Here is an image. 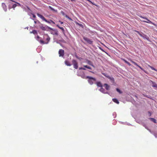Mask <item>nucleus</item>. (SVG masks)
<instances>
[{
	"label": "nucleus",
	"mask_w": 157,
	"mask_h": 157,
	"mask_svg": "<svg viewBox=\"0 0 157 157\" xmlns=\"http://www.w3.org/2000/svg\"><path fill=\"white\" fill-rule=\"evenodd\" d=\"M83 67H80V68H79V69H80V70L82 69H82H83Z\"/></svg>",
	"instance_id": "obj_40"
},
{
	"label": "nucleus",
	"mask_w": 157,
	"mask_h": 157,
	"mask_svg": "<svg viewBox=\"0 0 157 157\" xmlns=\"http://www.w3.org/2000/svg\"><path fill=\"white\" fill-rule=\"evenodd\" d=\"M51 21L52 22V23H53V24H55L54 22L53 21H52L51 20Z\"/></svg>",
	"instance_id": "obj_41"
},
{
	"label": "nucleus",
	"mask_w": 157,
	"mask_h": 157,
	"mask_svg": "<svg viewBox=\"0 0 157 157\" xmlns=\"http://www.w3.org/2000/svg\"><path fill=\"white\" fill-rule=\"evenodd\" d=\"M88 69H91V68L90 67H89L88 68Z\"/></svg>",
	"instance_id": "obj_43"
},
{
	"label": "nucleus",
	"mask_w": 157,
	"mask_h": 157,
	"mask_svg": "<svg viewBox=\"0 0 157 157\" xmlns=\"http://www.w3.org/2000/svg\"><path fill=\"white\" fill-rule=\"evenodd\" d=\"M2 5L4 10L5 11H6L7 10V7L5 4L4 3H2Z\"/></svg>",
	"instance_id": "obj_10"
},
{
	"label": "nucleus",
	"mask_w": 157,
	"mask_h": 157,
	"mask_svg": "<svg viewBox=\"0 0 157 157\" xmlns=\"http://www.w3.org/2000/svg\"><path fill=\"white\" fill-rule=\"evenodd\" d=\"M149 66L152 70H155V71H157V70L155 69L153 67H152V66Z\"/></svg>",
	"instance_id": "obj_22"
},
{
	"label": "nucleus",
	"mask_w": 157,
	"mask_h": 157,
	"mask_svg": "<svg viewBox=\"0 0 157 157\" xmlns=\"http://www.w3.org/2000/svg\"><path fill=\"white\" fill-rule=\"evenodd\" d=\"M133 31H134V32H136V33H137L139 34H140V32H139V31H136V30H134Z\"/></svg>",
	"instance_id": "obj_30"
},
{
	"label": "nucleus",
	"mask_w": 157,
	"mask_h": 157,
	"mask_svg": "<svg viewBox=\"0 0 157 157\" xmlns=\"http://www.w3.org/2000/svg\"><path fill=\"white\" fill-rule=\"evenodd\" d=\"M88 63L91 65L93 67H94V66L92 64V63L91 61H90V60H88L87 62Z\"/></svg>",
	"instance_id": "obj_16"
},
{
	"label": "nucleus",
	"mask_w": 157,
	"mask_h": 157,
	"mask_svg": "<svg viewBox=\"0 0 157 157\" xmlns=\"http://www.w3.org/2000/svg\"><path fill=\"white\" fill-rule=\"evenodd\" d=\"M57 27H58L59 28V27H60V26H59L58 25H57Z\"/></svg>",
	"instance_id": "obj_44"
},
{
	"label": "nucleus",
	"mask_w": 157,
	"mask_h": 157,
	"mask_svg": "<svg viewBox=\"0 0 157 157\" xmlns=\"http://www.w3.org/2000/svg\"><path fill=\"white\" fill-rule=\"evenodd\" d=\"M108 78H109L113 82H114V79L112 77L109 76V77Z\"/></svg>",
	"instance_id": "obj_18"
},
{
	"label": "nucleus",
	"mask_w": 157,
	"mask_h": 157,
	"mask_svg": "<svg viewBox=\"0 0 157 157\" xmlns=\"http://www.w3.org/2000/svg\"><path fill=\"white\" fill-rule=\"evenodd\" d=\"M40 36H37L36 37V39H37V40L39 42L40 40H38V39H40Z\"/></svg>",
	"instance_id": "obj_29"
},
{
	"label": "nucleus",
	"mask_w": 157,
	"mask_h": 157,
	"mask_svg": "<svg viewBox=\"0 0 157 157\" xmlns=\"http://www.w3.org/2000/svg\"><path fill=\"white\" fill-rule=\"evenodd\" d=\"M82 70H86V69L85 68H83V69Z\"/></svg>",
	"instance_id": "obj_45"
},
{
	"label": "nucleus",
	"mask_w": 157,
	"mask_h": 157,
	"mask_svg": "<svg viewBox=\"0 0 157 157\" xmlns=\"http://www.w3.org/2000/svg\"><path fill=\"white\" fill-rule=\"evenodd\" d=\"M49 8L52 10L55 11V10L50 6H49Z\"/></svg>",
	"instance_id": "obj_26"
},
{
	"label": "nucleus",
	"mask_w": 157,
	"mask_h": 157,
	"mask_svg": "<svg viewBox=\"0 0 157 157\" xmlns=\"http://www.w3.org/2000/svg\"><path fill=\"white\" fill-rule=\"evenodd\" d=\"M124 62L125 63H127V62H128V61H127L126 60H124Z\"/></svg>",
	"instance_id": "obj_36"
},
{
	"label": "nucleus",
	"mask_w": 157,
	"mask_h": 157,
	"mask_svg": "<svg viewBox=\"0 0 157 157\" xmlns=\"http://www.w3.org/2000/svg\"><path fill=\"white\" fill-rule=\"evenodd\" d=\"M101 50H102V51H104L103 49H101Z\"/></svg>",
	"instance_id": "obj_47"
},
{
	"label": "nucleus",
	"mask_w": 157,
	"mask_h": 157,
	"mask_svg": "<svg viewBox=\"0 0 157 157\" xmlns=\"http://www.w3.org/2000/svg\"><path fill=\"white\" fill-rule=\"evenodd\" d=\"M59 56H63L64 55V51L63 49H60L59 51Z\"/></svg>",
	"instance_id": "obj_8"
},
{
	"label": "nucleus",
	"mask_w": 157,
	"mask_h": 157,
	"mask_svg": "<svg viewBox=\"0 0 157 157\" xmlns=\"http://www.w3.org/2000/svg\"><path fill=\"white\" fill-rule=\"evenodd\" d=\"M150 119L152 121H153L154 123H156V120L152 118H150Z\"/></svg>",
	"instance_id": "obj_21"
},
{
	"label": "nucleus",
	"mask_w": 157,
	"mask_h": 157,
	"mask_svg": "<svg viewBox=\"0 0 157 157\" xmlns=\"http://www.w3.org/2000/svg\"><path fill=\"white\" fill-rule=\"evenodd\" d=\"M116 90L120 94H121L122 93V92H121V91L118 88H117L116 89Z\"/></svg>",
	"instance_id": "obj_23"
},
{
	"label": "nucleus",
	"mask_w": 157,
	"mask_h": 157,
	"mask_svg": "<svg viewBox=\"0 0 157 157\" xmlns=\"http://www.w3.org/2000/svg\"><path fill=\"white\" fill-rule=\"evenodd\" d=\"M127 64L129 66H131V64L128 62H127Z\"/></svg>",
	"instance_id": "obj_34"
},
{
	"label": "nucleus",
	"mask_w": 157,
	"mask_h": 157,
	"mask_svg": "<svg viewBox=\"0 0 157 157\" xmlns=\"http://www.w3.org/2000/svg\"><path fill=\"white\" fill-rule=\"evenodd\" d=\"M31 33H33L34 34H37V31L36 30H33L32 32H30Z\"/></svg>",
	"instance_id": "obj_19"
},
{
	"label": "nucleus",
	"mask_w": 157,
	"mask_h": 157,
	"mask_svg": "<svg viewBox=\"0 0 157 157\" xmlns=\"http://www.w3.org/2000/svg\"><path fill=\"white\" fill-rule=\"evenodd\" d=\"M37 15L38 16V17H40V18H41L42 20H43V21H45L46 22H47V23H50V22L48 21H47L45 18L42 15L38 13H37Z\"/></svg>",
	"instance_id": "obj_5"
},
{
	"label": "nucleus",
	"mask_w": 157,
	"mask_h": 157,
	"mask_svg": "<svg viewBox=\"0 0 157 157\" xmlns=\"http://www.w3.org/2000/svg\"><path fill=\"white\" fill-rule=\"evenodd\" d=\"M133 31H134V32H136V33H137L139 34H140V32H139V31H136V30H134Z\"/></svg>",
	"instance_id": "obj_32"
},
{
	"label": "nucleus",
	"mask_w": 157,
	"mask_h": 157,
	"mask_svg": "<svg viewBox=\"0 0 157 157\" xmlns=\"http://www.w3.org/2000/svg\"><path fill=\"white\" fill-rule=\"evenodd\" d=\"M59 29L62 30L63 33L64 32V28L62 27H59Z\"/></svg>",
	"instance_id": "obj_24"
},
{
	"label": "nucleus",
	"mask_w": 157,
	"mask_h": 157,
	"mask_svg": "<svg viewBox=\"0 0 157 157\" xmlns=\"http://www.w3.org/2000/svg\"><path fill=\"white\" fill-rule=\"evenodd\" d=\"M16 6H17L16 4H14L13 5L12 8H13V9H14L15 7H16Z\"/></svg>",
	"instance_id": "obj_25"
},
{
	"label": "nucleus",
	"mask_w": 157,
	"mask_h": 157,
	"mask_svg": "<svg viewBox=\"0 0 157 157\" xmlns=\"http://www.w3.org/2000/svg\"><path fill=\"white\" fill-rule=\"evenodd\" d=\"M100 90V91H101V92H102L103 93H105V94L106 93H105V89L104 88H102V87L101 88Z\"/></svg>",
	"instance_id": "obj_17"
},
{
	"label": "nucleus",
	"mask_w": 157,
	"mask_h": 157,
	"mask_svg": "<svg viewBox=\"0 0 157 157\" xmlns=\"http://www.w3.org/2000/svg\"><path fill=\"white\" fill-rule=\"evenodd\" d=\"M40 28L42 30L44 31L48 30V29H50L52 30H53V29L52 28H51L47 26H44L42 25H41V26H40Z\"/></svg>",
	"instance_id": "obj_3"
},
{
	"label": "nucleus",
	"mask_w": 157,
	"mask_h": 157,
	"mask_svg": "<svg viewBox=\"0 0 157 157\" xmlns=\"http://www.w3.org/2000/svg\"><path fill=\"white\" fill-rule=\"evenodd\" d=\"M131 62L132 63H133L136 66L138 67H139L141 70H144V69H143V68H142L140 66L138 65L137 64V63H136L135 62L133 61H132V60H131Z\"/></svg>",
	"instance_id": "obj_9"
},
{
	"label": "nucleus",
	"mask_w": 157,
	"mask_h": 157,
	"mask_svg": "<svg viewBox=\"0 0 157 157\" xmlns=\"http://www.w3.org/2000/svg\"><path fill=\"white\" fill-rule=\"evenodd\" d=\"M133 31H134V32H136V33H137L139 34H140V32H139V31H136V30H134Z\"/></svg>",
	"instance_id": "obj_31"
},
{
	"label": "nucleus",
	"mask_w": 157,
	"mask_h": 157,
	"mask_svg": "<svg viewBox=\"0 0 157 157\" xmlns=\"http://www.w3.org/2000/svg\"><path fill=\"white\" fill-rule=\"evenodd\" d=\"M146 20H147V21H142V22H146V23H148L151 24H152L154 25L155 26H156V25L155 24V23H153L151 21L149 20L147 18V19H146Z\"/></svg>",
	"instance_id": "obj_7"
},
{
	"label": "nucleus",
	"mask_w": 157,
	"mask_h": 157,
	"mask_svg": "<svg viewBox=\"0 0 157 157\" xmlns=\"http://www.w3.org/2000/svg\"><path fill=\"white\" fill-rule=\"evenodd\" d=\"M83 39L90 44H92L93 43V41L87 38L84 37Z\"/></svg>",
	"instance_id": "obj_6"
},
{
	"label": "nucleus",
	"mask_w": 157,
	"mask_h": 157,
	"mask_svg": "<svg viewBox=\"0 0 157 157\" xmlns=\"http://www.w3.org/2000/svg\"><path fill=\"white\" fill-rule=\"evenodd\" d=\"M140 17L141 18H143L144 19H146H146H147V18L146 17H143L142 16H140Z\"/></svg>",
	"instance_id": "obj_27"
},
{
	"label": "nucleus",
	"mask_w": 157,
	"mask_h": 157,
	"mask_svg": "<svg viewBox=\"0 0 157 157\" xmlns=\"http://www.w3.org/2000/svg\"><path fill=\"white\" fill-rule=\"evenodd\" d=\"M33 18H36V16L34 14H33Z\"/></svg>",
	"instance_id": "obj_35"
},
{
	"label": "nucleus",
	"mask_w": 157,
	"mask_h": 157,
	"mask_svg": "<svg viewBox=\"0 0 157 157\" xmlns=\"http://www.w3.org/2000/svg\"><path fill=\"white\" fill-rule=\"evenodd\" d=\"M44 38H46V41H44L42 40H40L39 41V42L40 43L42 44H47L49 41L50 40V38L49 36L47 35H46L44 37Z\"/></svg>",
	"instance_id": "obj_1"
},
{
	"label": "nucleus",
	"mask_w": 157,
	"mask_h": 157,
	"mask_svg": "<svg viewBox=\"0 0 157 157\" xmlns=\"http://www.w3.org/2000/svg\"><path fill=\"white\" fill-rule=\"evenodd\" d=\"M34 23H35V24H36V21H34Z\"/></svg>",
	"instance_id": "obj_46"
},
{
	"label": "nucleus",
	"mask_w": 157,
	"mask_h": 157,
	"mask_svg": "<svg viewBox=\"0 0 157 157\" xmlns=\"http://www.w3.org/2000/svg\"><path fill=\"white\" fill-rule=\"evenodd\" d=\"M104 86L107 90H109V89L110 86L108 84L105 83L104 84Z\"/></svg>",
	"instance_id": "obj_11"
},
{
	"label": "nucleus",
	"mask_w": 157,
	"mask_h": 157,
	"mask_svg": "<svg viewBox=\"0 0 157 157\" xmlns=\"http://www.w3.org/2000/svg\"><path fill=\"white\" fill-rule=\"evenodd\" d=\"M84 78L85 79L88 78V82L91 85L93 84L94 82L96 80L95 78L89 76H87Z\"/></svg>",
	"instance_id": "obj_2"
},
{
	"label": "nucleus",
	"mask_w": 157,
	"mask_h": 157,
	"mask_svg": "<svg viewBox=\"0 0 157 157\" xmlns=\"http://www.w3.org/2000/svg\"><path fill=\"white\" fill-rule=\"evenodd\" d=\"M66 17H67V18H69V19H71V18H70V17H68L67 15H66Z\"/></svg>",
	"instance_id": "obj_39"
},
{
	"label": "nucleus",
	"mask_w": 157,
	"mask_h": 157,
	"mask_svg": "<svg viewBox=\"0 0 157 157\" xmlns=\"http://www.w3.org/2000/svg\"><path fill=\"white\" fill-rule=\"evenodd\" d=\"M72 62L74 68L75 69H77L78 68V63L77 61L73 59Z\"/></svg>",
	"instance_id": "obj_4"
},
{
	"label": "nucleus",
	"mask_w": 157,
	"mask_h": 157,
	"mask_svg": "<svg viewBox=\"0 0 157 157\" xmlns=\"http://www.w3.org/2000/svg\"><path fill=\"white\" fill-rule=\"evenodd\" d=\"M102 74L104 75L105 76V77H106L107 78H109V76L107 74H106V73H102Z\"/></svg>",
	"instance_id": "obj_20"
},
{
	"label": "nucleus",
	"mask_w": 157,
	"mask_h": 157,
	"mask_svg": "<svg viewBox=\"0 0 157 157\" xmlns=\"http://www.w3.org/2000/svg\"><path fill=\"white\" fill-rule=\"evenodd\" d=\"M139 35L141 36V37H143V36H142V34H141V33H140V34H139Z\"/></svg>",
	"instance_id": "obj_37"
},
{
	"label": "nucleus",
	"mask_w": 157,
	"mask_h": 157,
	"mask_svg": "<svg viewBox=\"0 0 157 157\" xmlns=\"http://www.w3.org/2000/svg\"><path fill=\"white\" fill-rule=\"evenodd\" d=\"M84 67H86L87 68H88L89 67V66H87V65H84Z\"/></svg>",
	"instance_id": "obj_33"
},
{
	"label": "nucleus",
	"mask_w": 157,
	"mask_h": 157,
	"mask_svg": "<svg viewBox=\"0 0 157 157\" xmlns=\"http://www.w3.org/2000/svg\"><path fill=\"white\" fill-rule=\"evenodd\" d=\"M96 84L98 86L100 87H102V85L100 82H96Z\"/></svg>",
	"instance_id": "obj_12"
},
{
	"label": "nucleus",
	"mask_w": 157,
	"mask_h": 157,
	"mask_svg": "<svg viewBox=\"0 0 157 157\" xmlns=\"http://www.w3.org/2000/svg\"><path fill=\"white\" fill-rule=\"evenodd\" d=\"M112 100H113V101L114 102H115L117 104H119V102L118 101L117 99L113 98Z\"/></svg>",
	"instance_id": "obj_14"
},
{
	"label": "nucleus",
	"mask_w": 157,
	"mask_h": 157,
	"mask_svg": "<svg viewBox=\"0 0 157 157\" xmlns=\"http://www.w3.org/2000/svg\"><path fill=\"white\" fill-rule=\"evenodd\" d=\"M148 114H149V117L151 116V114L150 112H149V111L148 112Z\"/></svg>",
	"instance_id": "obj_28"
},
{
	"label": "nucleus",
	"mask_w": 157,
	"mask_h": 157,
	"mask_svg": "<svg viewBox=\"0 0 157 157\" xmlns=\"http://www.w3.org/2000/svg\"><path fill=\"white\" fill-rule=\"evenodd\" d=\"M65 64L67 66H70L71 65V64L70 63V62L67 60L65 61Z\"/></svg>",
	"instance_id": "obj_13"
},
{
	"label": "nucleus",
	"mask_w": 157,
	"mask_h": 157,
	"mask_svg": "<svg viewBox=\"0 0 157 157\" xmlns=\"http://www.w3.org/2000/svg\"><path fill=\"white\" fill-rule=\"evenodd\" d=\"M72 2H75V0H71Z\"/></svg>",
	"instance_id": "obj_42"
},
{
	"label": "nucleus",
	"mask_w": 157,
	"mask_h": 157,
	"mask_svg": "<svg viewBox=\"0 0 157 157\" xmlns=\"http://www.w3.org/2000/svg\"><path fill=\"white\" fill-rule=\"evenodd\" d=\"M151 82L152 83V86L153 87L157 88V84L156 83H155V82H154L153 81H151Z\"/></svg>",
	"instance_id": "obj_15"
},
{
	"label": "nucleus",
	"mask_w": 157,
	"mask_h": 157,
	"mask_svg": "<svg viewBox=\"0 0 157 157\" xmlns=\"http://www.w3.org/2000/svg\"><path fill=\"white\" fill-rule=\"evenodd\" d=\"M59 22H60V23L61 24H63V22L61 21H59Z\"/></svg>",
	"instance_id": "obj_38"
}]
</instances>
